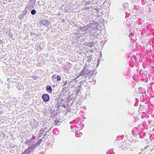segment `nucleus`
I'll return each mask as SVG.
<instances>
[{
  "mask_svg": "<svg viewBox=\"0 0 154 154\" xmlns=\"http://www.w3.org/2000/svg\"><path fill=\"white\" fill-rule=\"evenodd\" d=\"M2 41H1L0 39V43H2Z\"/></svg>",
  "mask_w": 154,
  "mask_h": 154,
  "instance_id": "obj_28",
  "label": "nucleus"
},
{
  "mask_svg": "<svg viewBox=\"0 0 154 154\" xmlns=\"http://www.w3.org/2000/svg\"><path fill=\"white\" fill-rule=\"evenodd\" d=\"M124 144H123L122 145V146L123 147V150H126L127 149H128V146H124Z\"/></svg>",
  "mask_w": 154,
  "mask_h": 154,
  "instance_id": "obj_18",
  "label": "nucleus"
},
{
  "mask_svg": "<svg viewBox=\"0 0 154 154\" xmlns=\"http://www.w3.org/2000/svg\"><path fill=\"white\" fill-rule=\"evenodd\" d=\"M42 98L45 102L48 101L50 99L49 96L46 94H44L42 96Z\"/></svg>",
  "mask_w": 154,
  "mask_h": 154,
  "instance_id": "obj_3",
  "label": "nucleus"
},
{
  "mask_svg": "<svg viewBox=\"0 0 154 154\" xmlns=\"http://www.w3.org/2000/svg\"><path fill=\"white\" fill-rule=\"evenodd\" d=\"M57 81H60L61 80V77L59 75H58L57 77Z\"/></svg>",
  "mask_w": 154,
  "mask_h": 154,
  "instance_id": "obj_20",
  "label": "nucleus"
},
{
  "mask_svg": "<svg viewBox=\"0 0 154 154\" xmlns=\"http://www.w3.org/2000/svg\"><path fill=\"white\" fill-rule=\"evenodd\" d=\"M82 88V85H79L78 86V89L77 90V93L79 94L80 91Z\"/></svg>",
  "mask_w": 154,
  "mask_h": 154,
  "instance_id": "obj_9",
  "label": "nucleus"
},
{
  "mask_svg": "<svg viewBox=\"0 0 154 154\" xmlns=\"http://www.w3.org/2000/svg\"><path fill=\"white\" fill-rule=\"evenodd\" d=\"M75 134H76V136H77V134L76 133Z\"/></svg>",
  "mask_w": 154,
  "mask_h": 154,
  "instance_id": "obj_36",
  "label": "nucleus"
},
{
  "mask_svg": "<svg viewBox=\"0 0 154 154\" xmlns=\"http://www.w3.org/2000/svg\"><path fill=\"white\" fill-rule=\"evenodd\" d=\"M79 134H82V133H80Z\"/></svg>",
  "mask_w": 154,
  "mask_h": 154,
  "instance_id": "obj_34",
  "label": "nucleus"
},
{
  "mask_svg": "<svg viewBox=\"0 0 154 154\" xmlns=\"http://www.w3.org/2000/svg\"><path fill=\"white\" fill-rule=\"evenodd\" d=\"M88 45L90 47H91L94 45V42H88Z\"/></svg>",
  "mask_w": 154,
  "mask_h": 154,
  "instance_id": "obj_10",
  "label": "nucleus"
},
{
  "mask_svg": "<svg viewBox=\"0 0 154 154\" xmlns=\"http://www.w3.org/2000/svg\"><path fill=\"white\" fill-rule=\"evenodd\" d=\"M26 140L25 142V143L27 144L28 146H29L28 148L31 149H33L35 148H33L32 146L34 144L35 141H32V139H26Z\"/></svg>",
  "mask_w": 154,
  "mask_h": 154,
  "instance_id": "obj_2",
  "label": "nucleus"
},
{
  "mask_svg": "<svg viewBox=\"0 0 154 154\" xmlns=\"http://www.w3.org/2000/svg\"><path fill=\"white\" fill-rule=\"evenodd\" d=\"M152 35H153V36H154V32H153V34H152Z\"/></svg>",
  "mask_w": 154,
  "mask_h": 154,
  "instance_id": "obj_31",
  "label": "nucleus"
},
{
  "mask_svg": "<svg viewBox=\"0 0 154 154\" xmlns=\"http://www.w3.org/2000/svg\"><path fill=\"white\" fill-rule=\"evenodd\" d=\"M55 124L56 125L58 124V123L59 122V121H58V120L56 119V120L54 121Z\"/></svg>",
  "mask_w": 154,
  "mask_h": 154,
  "instance_id": "obj_22",
  "label": "nucleus"
},
{
  "mask_svg": "<svg viewBox=\"0 0 154 154\" xmlns=\"http://www.w3.org/2000/svg\"><path fill=\"white\" fill-rule=\"evenodd\" d=\"M88 27L87 26H85L84 27H80L79 29L82 32L86 31L88 30Z\"/></svg>",
  "mask_w": 154,
  "mask_h": 154,
  "instance_id": "obj_7",
  "label": "nucleus"
},
{
  "mask_svg": "<svg viewBox=\"0 0 154 154\" xmlns=\"http://www.w3.org/2000/svg\"><path fill=\"white\" fill-rule=\"evenodd\" d=\"M46 89L48 92L51 93L52 92V88L49 85L47 86L46 87Z\"/></svg>",
  "mask_w": 154,
  "mask_h": 154,
  "instance_id": "obj_8",
  "label": "nucleus"
},
{
  "mask_svg": "<svg viewBox=\"0 0 154 154\" xmlns=\"http://www.w3.org/2000/svg\"><path fill=\"white\" fill-rule=\"evenodd\" d=\"M49 131H46V132L45 133V134H44V136H45V135H47V133H48Z\"/></svg>",
  "mask_w": 154,
  "mask_h": 154,
  "instance_id": "obj_26",
  "label": "nucleus"
},
{
  "mask_svg": "<svg viewBox=\"0 0 154 154\" xmlns=\"http://www.w3.org/2000/svg\"><path fill=\"white\" fill-rule=\"evenodd\" d=\"M47 128H42V129L40 131V133H42V132H44L46 130H47Z\"/></svg>",
  "mask_w": 154,
  "mask_h": 154,
  "instance_id": "obj_12",
  "label": "nucleus"
},
{
  "mask_svg": "<svg viewBox=\"0 0 154 154\" xmlns=\"http://www.w3.org/2000/svg\"><path fill=\"white\" fill-rule=\"evenodd\" d=\"M32 149L28 148L27 149H26L24 152L22 153H24V154H29L31 152Z\"/></svg>",
  "mask_w": 154,
  "mask_h": 154,
  "instance_id": "obj_6",
  "label": "nucleus"
},
{
  "mask_svg": "<svg viewBox=\"0 0 154 154\" xmlns=\"http://www.w3.org/2000/svg\"><path fill=\"white\" fill-rule=\"evenodd\" d=\"M94 74V72L93 71H91L90 70L82 69L81 72L79 74V75L77 78H80L81 79L84 78L86 79L88 76L91 77Z\"/></svg>",
  "mask_w": 154,
  "mask_h": 154,
  "instance_id": "obj_1",
  "label": "nucleus"
},
{
  "mask_svg": "<svg viewBox=\"0 0 154 154\" xmlns=\"http://www.w3.org/2000/svg\"><path fill=\"white\" fill-rule=\"evenodd\" d=\"M32 78L34 80H36L38 78V76H37L36 75H33L32 76Z\"/></svg>",
  "mask_w": 154,
  "mask_h": 154,
  "instance_id": "obj_17",
  "label": "nucleus"
},
{
  "mask_svg": "<svg viewBox=\"0 0 154 154\" xmlns=\"http://www.w3.org/2000/svg\"><path fill=\"white\" fill-rule=\"evenodd\" d=\"M40 23L44 25L45 26H48L50 24L49 22L44 20H42L40 21Z\"/></svg>",
  "mask_w": 154,
  "mask_h": 154,
  "instance_id": "obj_4",
  "label": "nucleus"
},
{
  "mask_svg": "<svg viewBox=\"0 0 154 154\" xmlns=\"http://www.w3.org/2000/svg\"><path fill=\"white\" fill-rule=\"evenodd\" d=\"M44 132H42V133H40V134H43Z\"/></svg>",
  "mask_w": 154,
  "mask_h": 154,
  "instance_id": "obj_30",
  "label": "nucleus"
},
{
  "mask_svg": "<svg viewBox=\"0 0 154 154\" xmlns=\"http://www.w3.org/2000/svg\"><path fill=\"white\" fill-rule=\"evenodd\" d=\"M92 56L91 55L87 57V61L90 62L91 61L92 59Z\"/></svg>",
  "mask_w": 154,
  "mask_h": 154,
  "instance_id": "obj_11",
  "label": "nucleus"
},
{
  "mask_svg": "<svg viewBox=\"0 0 154 154\" xmlns=\"http://www.w3.org/2000/svg\"><path fill=\"white\" fill-rule=\"evenodd\" d=\"M22 154H24V153H22Z\"/></svg>",
  "mask_w": 154,
  "mask_h": 154,
  "instance_id": "obj_37",
  "label": "nucleus"
},
{
  "mask_svg": "<svg viewBox=\"0 0 154 154\" xmlns=\"http://www.w3.org/2000/svg\"><path fill=\"white\" fill-rule=\"evenodd\" d=\"M128 5V4L127 3H125L123 4V6L124 8H126Z\"/></svg>",
  "mask_w": 154,
  "mask_h": 154,
  "instance_id": "obj_19",
  "label": "nucleus"
},
{
  "mask_svg": "<svg viewBox=\"0 0 154 154\" xmlns=\"http://www.w3.org/2000/svg\"><path fill=\"white\" fill-rule=\"evenodd\" d=\"M31 13L32 15H34L36 14V11L35 10L33 9L31 11Z\"/></svg>",
  "mask_w": 154,
  "mask_h": 154,
  "instance_id": "obj_14",
  "label": "nucleus"
},
{
  "mask_svg": "<svg viewBox=\"0 0 154 154\" xmlns=\"http://www.w3.org/2000/svg\"><path fill=\"white\" fill-rule=\"evenodd\" d=\"M52 78L53 80V79H55L56 78V75H53L52 76Z\"/></svg>",
  "mask_w": 154,
  "mask_h": 154,
  "instance_id": "obj_21",
  "label": "nucleus"
},
{
  "mask_svg": "<svg viewBox=\"0 0 154 154\" xmlns=\"http://www.w3.org/2000/svg\"><path fill=\"white\" fill-rule=\"evenodd\" d=\"M67 81H66L63 85V87L65 86V85L67 84Z\"/></svg>",
  "mask_w": 154,
  "mask_h": 154,
  "instance_id": "obj_25",
  "label": "nucleus"
},
{
  "mask_svg": "<svg viewBox=\"0 0 154 154\" xmlns=\"http://www.w3.org/2000/svg\"><path fill=\"white\" fill-rule=\"evenodd\" d=\"M152 0L154 1V0Z\"/></svg>",
  "mask_w": 154,
  "mask_h": 154,
  "instance_id": "obj_38",
  "label": "nucleus"
},
{
  "mask_svg": "<svg viewBox=\"0 0 154 154\" xmlns=\"http://www.w3.org/2000/svg\"><path fill=\"white\" fill-rule=\"evenodd\" d=\"M42 141V139H40L39 140L35 143H34V144L32 146L33 148H35L39 146L41 142Z\"/></svg>",
  "mask_w": 154,
  "mask_h": 154,
  "instance_id": "obj_5",
  "label": "nucleus"
},
{
  "mask_svg": "<svg viewBox=\"0 0 154 154\" xmlns=\"http://www.w3.org/2000/svg\"><path fill=\"white\" fill-rule=\"evenodd\" d=\"M88 67V66L87 65V64H86L84 66L83 68V69H84L85 70H89L88 69H87Z\"/></svg>",
  "mask_w": 154,
  "mask_h": 154,
  "instance_id": "obj_16",
  "label": "nucleus"
},
{
  "mask_svg": "<svg viewBox=\"0 0 154 154\" xmlns=\"http://www.w3.org/2000/svg\"><path fill=\"white\" fill-rule=\"evenodd\" d=\"M53 87H55V85H54L53 86Z\"/></svg>",
  "mask_w": 154,
  "mask_h": 154,
  "instance_id": "obj_32",
  "label": "nucleus"
},
{
  "mask_svg": "<svg viewBox=\"0 0 154 154\" xmlns=\"http://www.w3.org/2000/svg\"><path fill=\"white\" fill-rule=\"evenodd\" d=\"M23 12L24 13L23 14V15H22V17H21V18H23V15L25 16L26 15L27 11L26 10H24Z\"/></svg>",
  "mask_w": 154,
  "mask_h": 154,
  "instance_id": "obj_13",
  "label": "nucleus"
},
{
  "mask_svg": "<svg viewBox=\"0 0 154 154\" xmlns=\"http://www.w3.org/2000/svg\"><path fill=\"white\" fill-rule=\"evenodd\" d=\"M86 4H90V2H86Z\"/></svg>",
  "mask_w": 154,
  "mask_h": 154,
  "instance_id": "obj_27",
  "label": "nucleus"
},
{
  "mask_svg": "<svg viewBox=\"0 0 154 154\" xmlns=\"http://www.w3.org/2000/svg\"><path fill=\"white\" fill-rule=\"evenodd\" d=\"M141 150H143V149H142V148H141Z\"/></svg>",
  "mask_w": 154,
  "mask_h": 154,
  "instance_id": "obj_33",
  "label": "nucleus"
},
{
  "mask_svg": "<svg viewBox=\"0 0 154 154\" xmlns=\"http://www.w3.org/2000/svg\"><path fill=\"white\" fill-rule=\"evenodd\" d=\"M134 34L133 33H130L129 34V37H131V36H133Z\"/></svg>",
  "mask_w": 154,
  "mask_h": 154,
  "instance_id": "obj_24",
  "label": "nucleus"
},
{
  "mask_svg": "<svg viewBox=\"0 0 154 154\" xmlns=\"http://www.w3.org/2000/svg\"><path fill=\"white\" fill-rule=\"evenodd\" d=\"M1 136H2L1 134V132H0V137H1Z\"/></svg>",
  "mask_w": 154,
  "mask_h": 154,
  "instance_id": "obj_29",
  "label": "nucleus"
},
{
  "mask_svg": "<svg viewBox=\"0 0 154 154\" xmlns=\"http://www.w3.org/2000/svg\"><path fill=\"white\" fill-rule=\"evenodd\" d=\"M86 81V80H82V81H81L79 83V84L80 85H82H82H83V84L85 83V82Z\"/></svg>",
  "mask_w": 154,
  "mask_h": 154,
  "instance_id": "obj_15",
  "label": "nucleus"
},
{
  "mask_svg": "<svg viewBox=\"0 0 154 154\" xmlns=\"http://www.w3.org/2000/svg\"><path fill=\"white\" fill-rule=\"evenodd\" d=\"M10 147L12 148L13 147H14V146L13 145V144L12 143H11L10 145Z\"/></svg>",
  "mask_w": 154,
  "mask_h": 154,
  "instance_id": "obj_23",
  "label": "nucleus"
},
{
  "mask_svg": "<svg viewBox=\"0 0 154 154\" xmlns=\"http://www.w3.org/2000/svg\"><path fill=\"white\" fill-rule=\"evenodd\" d=\"M91 35L92 36H93V35H92L91 34Z\"/></svg>",
  "mask_w": 154,
  "mask_h": 154,
  "instance_id": "obj_35",
  "label": "nucleus"
}]
</instances>
